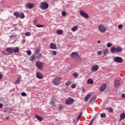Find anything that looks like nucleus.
Here are the masks:
<instances>
[{"label":"nucleus","mask_w":125,"mask_h":125,"mask_svg":"<svg viewBox=\"0 0 125 125\" xmlns=\"http://www.w3.org/2000/svg\"><path fill=\"white\" fill-rule=\"evenodd\" d=\"M123 51V48L121 46H118L116 48V47L114 46L111 48L110 52L111 53H115V52H122Z\"/></svg>","instance_id":"1"},{"label":"nucleus","mask_w":125,"mask_h":125,"mask_svg":"<svg viewBox=\"0 0 125 125\" xmlns=\"http://www.w3.org/2000/svg\"><path fill=\"white\" fill-rule=\"evenodd\" d=\"M40 8L42 10H45V9H47L49 7L48 3L46 2H42L40 4Z\"/></svg>","instance_id":"2"},{"label":"nucleus","mask_w":125,"mask_h":125,"mask_svg":"<svg viewBox=\"0 0 125 125\" xmlns=\"http://www.w3.org/2000/svg\"><path fill=\"white\" fill-rule=\"evenodd\" d=\"M55 85H59L61 83V78L60 77H56L53 82Z\"/></svg>","instance_id":"3"},{"label":"nucleus","mask_w":125,"mask_h":125,"mask_svg":"<svg viewBox=\"0 0 125 125\" xmlns=\"http://www.w3.org/2000/svg\"><path fill=\"white\" fill-rule=\"evenodd\" d=\"M98 30L101 33H105L107 31V28L103 25H100L98 26Z\"/></svg>","instance_id":"4"},{"label":"nucleus","mask_w":125,"mask_h":125,"mask_svg":"<svg viewBox=\"0 0 125 125\" xmlns=\"http://www.w3.org/2000/svg\"><path fill=\"white\" fill-rule=\"evenodd\" d=\"M12 47L7 48L4 51L5 55H9V54H12Z\"/></svg>","instance_id":"5"},{"label":"nucleus","mask_w":125,"mask_h":125,"mask_svg":"<svg viewBox=\"0 0 125 125\" xmlns=\"http://www.w3.org/2000/svg\"><path fill=\"white\" fill-rule=\"evenodd\" d=\"M114 62L116 63H123L124 62V59L120 57H115L114 59Z\"/></svg>","instance_id":"6"},{"label":"nucleus","mask_w":125,"mask_h":125,"mask_svg":"<svg viewBox=\"0 0 125 125\" xmlns=\"http://www.w3.org/2000/svg\"><path fill=\"white\" fill-rule=\"evenodd\" d=\"M71 57L72 58H74L75 59H80L81 57L79 55V53L77 52H74L71 53Z\"/></svg>","instance_id":"7"},{"label":"nucleus","mask_w":125,"mask_h":125,"mask_svg":"<svg viewBox=\"0 0 125 125\" xmlns=\"http://www.w3.org/2000/svg\"><path fill=\"white\" fill-rule=\"evenodd\" d=\"M74 103V99L71 98H67L65 101V104L67 105H71Z\"/></svg>","instance_id":"8"},{"label":"nucleus","mask_w":125,"mask_h":125,"mask_svg":"<svg viewBox=\"0 0 125 125\" xmlns=\"http://www.w3.org/2000/svg\"><path fill=\"white\" fill-rule=\"evenodd\" d=\"M80 15H81V16L82 17H83L84 18H85L86 19H87V18H88V17H89L88 15H87L86 14V13H85L83 10H81L80 11Z\"/></svg>","instance_id":"9"},{"label":"nucleus","mask_w":125,"mask_h":125,"mask_svg":"<svg viewBox=\"0 0 125 125\" xmlns=\"http://www.w3.org/2000/svg\"><path fill=\"white\" fill-rule=\"evenodd\" d=\"M36 65L39 70H42V68H43V63H42V62H37Z\"/></svg>","instance_id":"10"},{"label":"nucleus","mask_w":125,"mask_h":125,"mask_svg":"<svg viewBox=\"0 0 125 125\" xmlns=\"http://www.w3.org/2000/svg\"><path fill=\"white\" fill-rule=\"evenodd\" d=\"M99 69V66L97 64H95L94 65H93L91 67V71L92 72H96V71H98Z\"/></svg>","instance_id":"11"},{"label":"nucleus","mask_w":125,"mask_h":125,"mask_svg":"<svg viewBox=\"0 0 125 125\" xmlns=\"http://www.w3.org/2000/svg\"><path fill=\"white\" fill-rule=\"evenodd\" d=\"M50 48L51 49H57V46L55 43L51 42L50 44Z\"/></svg>","instance_id":"12"},{"label":"nucleus","mask_w":125,"mask_h":125,"mask_svg":"<svg viewBox=\"0 0 125 125\" xmlns=\"http://www.w3.org/2000/svg\"><path fill=\"white\" fill-rule=\"evenodd\" d=\"M12 51L13 53H17V52H19V47H12Z\"/></svg>","instance_id":"13"},{"label":"nucleus","mask_w":125,"mask_h":125,"mask_svg":"<svg viewBox=\"0 0 125 125\" xmlns=\"http://www.w3.org/2000/svg\"><path fill=\"white\" fill-rule=\"evenodd\" d=\"M26 7H28V8H29V9H32V8H34L35 7V4L28 3L26 5Z\"/></svg>","instance_id":"14"},{"label":"nucleus","mask_w":125,"mask_h":125,"mask_svg":"<svg viewBox=\"0 0 125 125\" xmlns=\"http://www.w3.org/2000/svg\"><path fill=\"white\" fill-rule=\"evenodd\" d=\"M36 77L38 78V79H42V78H43V75H42V74L40 72H37Z\"/></svg>","instance_id":"15"},{"label":"nucleus","mask_w":125,"mask_h":125,"mask_svg":"<svg viewBox=\"0 0 125 125\" xmlns=\"http://www.w3.org/2000/svg\"><path fill=\"white\" fill-rule=\"evenodd\" d=\"M103 53L104 56L109 54V50L107 48L104 49L103 50Z\"/></svg>","instance_id":"16"},{"label":"nucleus","mask_w":125,"mask_h":125,"mask_svg":"<svg viewBox=\"0 0 125 125\" xmlns=\"http://www.w3.org/2000/svg\"><path fill=\"white\" fill-rule=\"evenodd\" d=\"M105 88H106V84H103L100 88L101 92L104 91Z\"/></svg>","instance_id":"17"},{"label":"nucleus","mask_w":125,"mask_h":125,"mask_svg":"<svg viewBox=\"0 0 125 125\" xmlns=\"http://www.w3.org/2000/svg\"><path fill=\"white\" fill-rule=\"evenodd\" d=\"M125 119V113L123 112L120 114V120L123 121Z\"/></svg>","instance_id":"18"},{"label":"nucleus","mask_w":125,"mask_h":125,"mask_svg":"<svg viewBox=\"0 0 125 125\" xmlns=\"http://www.w3.org/2000/svg\"><path fill=\"white\" fill-rule=\"evenodd\" d=\"M35 118L37 119L38 121H40V122H42V117L38 115V114L35 115Z\"/></svg>","instance_id":"19"},{"label":"nucleus","mask_w":125,"mask_h":125,"mask_svg":"<svg viewBox=\"0 0 125 125\" xmlns=\"http://www.w3.org/2000/svg\"><path fill=\"white\" fill-rule=\"evenodd\" d=\"M120 84H121V83H120V81L118 80H117L114 83V86L115 87H118V86H120Z\"/></svg>","instance_id":"20"},{"label":"nucleus","mask_w":125,"mask_h":125,"mask_svg":"<svg viewBox=\"0 0 125 125\" xmlns=\"http://www.w3.org/2000/svg\"><path fill=\"white\" fill-rule=\"evenodd\" d=\"M87 83L88 84H93V80L91 79H88L87 81Z\"/></svg>","instance_id":"21"},{"label":"nucleus","mask_w":125,"mask_h":125,"mask_svg":"<svg viewBox=\"0 0 125 125\" xmlns=\"http://www.w3.org/2000/svg\"><path fill=\"white\" fill-rule=\"evenodd\" d=\"M30 61H34V60H36V55H32L31 57H30Z\"/></svg>","instance_id":"22"},{"label":"nucleus","mask_w":125,"mask_h":125,"mask_svg":"<svg viewBox=\"0 0 125 125\" xmlns=\"http://www.w3.org/2000/svg\"><path fill=\"white\" fill-rule=\"evenodd\" d=\"M19 17L21 19H24L25 18V15H24V13H21L20 14Z\"/></svg>","instance_id":"23"},{"label":"nucleus","mask_w":125,"mask_h":125,"mask_svg":"<svg viewBox=\"0 0 125 125\" xmlns=\"http://www.w3.org/2000/svg\"><path fill=\"white\" fill-rule=\"evenodd\" d=\"M77 29H78V25H76L72 27L71 30L72 31V32H76V31H77Z\"/></svg>","instance_id":"24"},{"label":"nucleus","mask_w":125,"mask_h":125,"mask_svg":"<svg viewBox=\"0 0 125 125\" xmlns=\"http://www.w3.org/2000/svg\"><path fill=\"white\" fill-rule=\"evenodd\" d=\"M71 84H72V81H69L65 83V85L66 86H69V85H71Z\"/></svg>","instance_id":"25"},{"label":"nucleus","mask_w":125,"mask_h":125,"mask_svg":"<svg viewBox=\"0 0 125 125\" xmlns=\"http://www.w3.org/2000/svg\"><path fill=\"white\" fill-rule=\"evenodd\" d=\"M96 100V97H93L90 101V103H93Z\"/></svg>","instance_id":"26"},{"label":"nucleus","mask_w":125,"mask_h":125,"mask_svg":"<svg viewBox=\"0 0 125 125\" xmlns=\"http://www.w3.org/2000/svg\"><path fill=\"white\" fill-rule=\"evenodd\" d=\"M21 81V77H19L18 78V79L17 80V81H15V83H16V84L20 83Z\"/></svg>","instance_id":"27"},{"label":"nucleus","mask_w":125,"mask_h":125,"mask_svg":"<svg viewBox=\"0 0 125 125\" xmlns=\"http://www.w3.org/2000/svg\"><path fill=\"white\" fill-rule=\"evenodd\" d=\"M90 96H91L90 94L87 95L84 98L85 101H87L88 100V99H89V97H90Z\"/></svg>","instance_id":"28"},{"label":"nucleus","mask_w":125,"mask_h":125,"mask_svg":"<svg viewBox=\"0 0 125 125\" xmlns=\"http://www.w3.org/2000/svg\"><path fill=\"white\" fill-rule=\"evenodd\" d=\"M57 34H58V35H62V34H63V31L61 30H58L57 31Z\"/></svg>","instance_id":"29"},{"label":"nucleus","mask_w":125,"mask_h":125,"mask_svg":"<svg viewBox=\"0 0 125 125\" xmlns=\"http://www.w3.org/2000/svg\"><path fill=\"white\" fill-rule=\"evenodd\" d=\"M20 13L18 12H15L14 14V16H16L17 18L19 17Z\"/></svg>","instance_id":"30"},{"label":"nucleus","mask_w":125,"mask_h":125,"mask_svg":"<svg viewBox=\"0 0 125 125\" xmlns=\"http://www.w3.org/2000/svg\"><path fill=\"white\" fill-rule=\"evenodd\" d=\"M36 58H37V59H41L42 58V54H37Z\"/></svg>","instance_id":"31"},{"label":"nucleus","mask_w":125,"mask_h":125,"mask_svg":"<svg viewBox=\"0 0 125 125\" xmlns=\"http://www.w3.org/2000/svg\"><path fill=\"white\" fill-rule=\"evenodd\" d=\"M73 76L75 78H78V77H79V74H78L77 72H75L73 74Z\"/></svg>","instance_id":"32"},{"label":"nucleus","mask_w":125,"mask_h":125,"mask_svg":"<svg viewBox=\"0 0 125 125\" xmlns=\"http://www.w3.org/2000/svg\"><path fill=\"white\" fill-rule=\"evenodd\" d=\"M50 104L53 106H55V102L54 100H51L50 102Z\"/></svg>","instance_id":"33"},{"label":"nucleus","mask_w":125,"mask_h":125,"mask_svg":"<svg viewBox=\"0 0 125 125\" xmlns=\"http://www.w3.org/2000/svg\"><path fill=\"white\" fill-rule=\"evenodd\" d=\"M25 36L26 37H29V36H31V32H27L25 33Z\"/></svg>","instance_id":"34"},{"label":"nucleus","mask_w":125,"mask_h":125,"mask_svg":"<svg viewBox=\"0 0 125 125\" xmlns=\"http://www.w3.org/2000/svg\"><path fill=\"white\" fill-rule=\"evenodd\" d=\"M26 53L27 55H31V54H32V52L31 51V50H27L26 51Z\"/></svg>","instance_id":"35"},{"label":"nucleus","mask_w":125,"mask_h":125,"mask_svg":"<svg viewBox=\"0 0 125 125\" xmlns=\"http://www.w3.org/2000/svg\"><path fill=\"white\" fill-rule=\"evenodd\" d=\"M101 118H106V114L102 113L101 114Z\"/></svg>","instance_id":"36"},{"label":"nucleus","mask_w":125,"mask_h":125,"mask_svg":"<svg viewBox=\"0 0 125 125\" xmlns=\"http://www.w3.org/2000/svg\"><path fill=\"white\" fill-rule=\"evenodd\" d=\"M36 27L38 28H42L44 27L43 25L37 24Z\"/></svg>","instance_id":"37"},{"label":"nucleus","mask_w":125,"mask_h":125,"mask_svg":"<svg viewBox=\"0 0 125 125\" xmlns=\"http://www.w3.org/2000/svg\"><path fill=\"white\" fill-rule=\"evenodd\" d=\"M62 16H66V15H67V14L66 13V12L62 11Z\"/></svg>","instance_id":"38"},{"label":"nucleus","mask_w":125,"mask_h":125,"mask_svg":"<svg viewBox=\"0 0 125 125\" xmlns=\"http://www.w3.org/2000/svg\"><path fill=\"white\" fill-rule=\"evenodd\" d=\"M40 51V49H36L35 50V54H38V53H39Z\"/></svg>","instance_id":"39"},{"label":"nucleus","mask_w":125,"mask_h":125,"mask_svg":"<svg viewBox=\"0 0 125 125\" xmlns=\"http://www.w3.org/2000/svg\"><path fill=\"white\" fill-rule=\"evenodd\" d=\"M52 55H56V54H57V52H56V51H52Z\"/></svg>","instance_id":"40"},{"label":"nucleus","mask_w":125,"mask_h":125,"mask_svg":"<svg viewBox=\"0 0 125 125\" xmlns=\"http://www.w3.org/2000/svg\"><path fill=\"white\" fill-rule=\"evenodd\" d=\"M97 54L99 56H100L102 54V51H99L97 53Z\"/></svg>","instance_id":"41"},{"label":"nucleus","mask_w":125,"mask_h":125,"mask_svg":"<svg viewBox=\"0 0 125 125\" xmlns=\"http://www.w3.org/2000/svg\"><path fill=\"white\" fill-rule=\"evenodd\" d=\"M107 47H111L112 46V43H108L106 45Z\"/></svg>","instance_id":"42"},{"label":"nucleus","mask_w":125,"mask_h":125,"mask_svg":"<svg viewBox=\"0 0 125 125\" xmlns=\"http://www.w3.org/2000/svg\"><path fill=\"white\" fill-rule=\"evenodd\" d=\"M76 86H77L76 84H72L71 85V88H76Z\"/></svg>","instance_id":"43"},{"label":"nucleus","mask_w":125,"mask_h":125,"mask_svg":"<svg viewBox=\"0 0 125 125\" xmlns=\"http://www.w3.org/2000/svg\"><path fill=\"white\" fill-rule=\"evenodd\" d=\"M94 120L93 119L91 120V122H90V123L88 125H93V122H94Z\"/></svg>","instance_id":"44"},{"label":"nucleus","mask_w":125,"mask_h":125,"mask_svg":"<svg viewBox=\"0 0 125 125\" xmlns=\"http://www.w3.org/2000/svg\"><path fill=\"white\" fill-rule=\"evenodd\" d=\"M21 95L22 96H26V95H27V94H26V93H25V92H22L21 93Z\"/></svg>","instance_id":"45"},{"label":"nucleus","mask_w":125,"mask_h":125,"mask_svg":"<svg viewBox=\"0 0 125 125\" xmlns=\"http://www.w3.org/2000/svg\"><path fill=\"white\" fill-rule=\"evenodd\" d=\"M108 111H109V113H113L112 108H109Z\"/></svg>","instance_id":"46"},{"label":"nucleus","mask_w":125,"mask_h":125,"mask_svg":"<svg viewBox=\"0 0 125 125\" xmlns=\"http://www.w3.org/2000/svg\"><path fill=\"white\" fill-rule=\"evenodd\" d=\"M122 28H123V25L122 24H120L118 26L119 29H122Z\"/></svg>","instance_id":"47"},{"label":"nucleus","mask_w":125,"mask_h":125,"mask_svg":"<svg viewBox=\"0 0 125 125\" xmlns=\"http://www.w3.org/2000/svg\"><path fill=\"white\" fill-rule=\"evenodd\" d=\"M2 74H1V72H0V80H1L2 79Z\"/></svg>","instance_id":"48"},{"label":"nucleus","mask_w":125,"mask_h":125,"mask_svg":"<svg viewBox=\"0 0 125 125\" xmlns=\"http://www.w3.org/2000/svg\"><path fill=\"white\" fill-rule=\"evenodd\" d=\"M82 115H83V112H81V113H80V114L78 115V117H79V118H81Z\"/></svg>","instance_id":"49"},{"label":"nucleus","mask_w":125,"mask_h":125,"mask_svg":"<svg viewBox=\"0 0 125 125\" xmlns=\"http://www.w3.org/2000/svg\"><path fill=\"white\" fill-rule=\"evenodd\" d=\"M122 98H125V94H123L122 95Z\"/></svg>","instance_id":"50"},{"label":"nucleus","mask_w":125,"mask_h":125,"mask_svg":"<svg viewBox=\"0 0 125 125\" xmlns=\"http://www.w3.org/2000/svg\"><path fill=\"white\" fill-rule=\"evenodd\" d=\"M3 105L2 104H0V108L1 109V108H2Z\"/></svg>","instance_id":"51"},{"label":"nucleus","mask_w":125,"mask_h":125,"mask_svg":"<svg viewBox=\"0 0 125 125\" xmlns=\"http://www.w3.org/2000/svg\"><path fill=\"white\" fill-rule=\"evenodd\" d=\"M62 108H63V106H60L59 107V109H60V110H61V109H62Z\"/></svg>","instance_id":"52"},{"label":"nucleus","mask_w":125,"mask_h":125,"mask_svg":"<svg viewBox=\"0 0 125 125\" xmlns=\"http://www.w3.org/2000/svg\"><path fill=\"white\" fill-rule=\"evenodd\" d=\"M80 119H81V117H79V116H78L77 121L79 122V121H80Z\"/></svg>","instance_id":"53"},{"label":"nucleus","mask_w":125,"mask_h":125,"mask_svg":"<svg viewBox=\"0 0 125 125\" xmlns=\"http://www.w3.org/2000/svg\"><path fill=\"white\" fill-rule=\"evenodd\" d=\"M34 22V24H36V23H37V20H35Z\"/></svg>","instance_id":"54"},{"label":"nucleus","mask_w":125,"mask_h":125,"mask_svg":"<svg viewBox=\"0 0 125 125\" xmlns=\"http://www.w3.org/2000/svg\"><path fill=\"white\" fill-rule=\"evenodd\" d=\"M6 120H9V117H7L6 118Z\"/></svg>","instance_id":"55"},{"label":"nucleus","mask_w":125,"mask_h":125,"mask_svg":"<svg viewBox=\"0 0 125 125\" xmlns=\"http://www.w3.org/2000/svg\"><path fill=\"white\" fill-rule=\"evenodd\" d=\"M101 42V41H99L98 42V43H100Z\"/></svg>","instance_id":"56"},{"label":"nucleus","mask_w":125,"mask_h":125,"mask_svg":"<svg viewBox=\"0 0 125 125\" xmlns=\"http://www.w3.org/2000/svg\"><path fill=\"white\" fill-rule=\"evenodd\" d=\"M83 92H84V89H83Z\"/></svg>","instance_id":"57"},{"label":"nucleus","mask_w":125,"mask_h":125,"mask_svg":"<svg viewBox=\"0 0 125 125\" xmlns=\"http://www.w3.org/2000/svg\"><path fill=\"white\" fill-rule=\"evenodd\" d=\"M25 40H23V42H25Z\"/></svg>","instance_id":"58"}]
</instances>
